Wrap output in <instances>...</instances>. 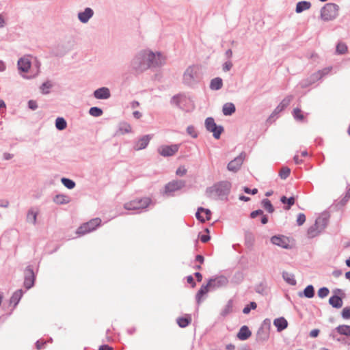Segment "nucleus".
<instances>
[{
  "instance_id": "c9c22d12",
  "label": "nucleus",
  "mask_w": 350,
  "mask_h": 350,
  "mask_svg": "<svg viewBox=\"0 0 350 350\" xmlns=\"http://www.w3.org/2000/svg\"><path fill=\"white\" fill-rule=\"evenodd\" d=\"M118 132L120 133L121 135L131 133V124L126 122H120L118 126Z\"/></svg>"
},
{
  "instance_id": "a18cd8bd",
  "label": "nucleus",
  "mask_w": 350,
  "mask_h": 350,
  "mask_svg": "<svg viewBox=\"0 0 350 350\" xmlns=\"http://www.w3.org/2000/svg\"><path fill=\"white\" fill-rule=\"evenodd\" d=\"M52 83L50 81H46L42 84L40 89L43 94L49 93V90L52 88Z\"/></svg>"
},
{
  "instance_id": "c85d7f7f",
  "label": "nucleus",
  "mask_w": 350,
  "mask_h": 350,
  "mask_svg": "<svg viewBox=\"0 0 350 350\" xmlns=\"http://www.w3.org/2000/svg\"><path fill=\"white\" fill-rule=\"evenodd\" d=\"M223 86V81L220 77H215L211 81L210 88L212 90H219Z\"/></svg>"
},
{
  "instance_id": "58836bf2",
  "label": "nucleus",
  "mask_w": 350,
  "mask_h": 350,
  "mask_svg": "<svg viewBox=\"0 0 350 350\" xmlns=\"http://www.w3.org/2000/svg\"><path fill=\"white\" fill-rule=\"evenodd\" d=\"M67 126L66 120L62 117H58L55 120V127L59 131L65 129Z\"/></svg>"
},
{
  "instance_id": "3c124183",
  "label": "nucleus",
  "mask_w": 350,
  "mask_h": 350,
  "mask_svg": "<svg viewBox=\"0 0 350 350\" xmlns=\"http://www.w3.org/2000/svg\"><path fill=\"white\" fill-rule=\"evenodd\" d=\"M329 293V290L327 287H321L318 291V296L321 299L326 297Z\"/></svg>"
},
{
  "instance_id": "ea45409f",
  "label": "nucleus",
  "mask_w": 350,
  "mask_h": 350,
  "mask_svg": "<svg viewBox=\"0 0 350 350\" xmlns=\"http://www.w3.org/2000/svg\"><path fill=\"white\" fill-rule=\"evenodd\" d=\"M261 204H262V207L269 213H272L274 212V211H275L274 207L273 206L271 201L269 199H267V198L263 199L261 202Z\"/></svg>"
},
{
  "instance_id": "0eeeda50",
  "label": "nucleus",
  "mask_w": 350,
  "mask_h": 350,
  "mask_svg": "<svg viewBox=\"0 0 350 350\" xmlns=\"http://www.w3.org/2000/svg\"><path fill=\"white\" fill-rule=\"evenodd\" d=\"M205 127L208 132L213 133L215 139H219L221 134L224 131V127L221 125H217L213 118L208 117L205 120Z\"/></svg>"
},
{
  "instance_id": "680f3d73",
  "label": "nucleus",
  "mask_w": 350,
  "mask_h": 350,
  "mask_svg": "<svg viewBox=\"0 0 350 350\" xmlns=\"http://www.w3.org/2000/svg\"><path fill=\"white\" fill-rule=\"evenodd\" d=\"M263 215V211L262 210H260V209H258V210H256V211H252L250 213V217L251 218H255L258 215Z\"/></svg>"
},
{
  "instance_id": "864d4df0",
  "label": "nucleus",
  "mask_w": 350,
  "mask_h": 350,
  "mask_svg": "<svg viewBox=\"0 0 350 350\" xmlns=\"http://www.w3.org/2000/svg\"><path fill=\"white\" fill-rule=\"evenodd\" d=\"M341 317L343 319H350V307H345L342 309Z\"/></svg>"
},
{
  "instance_id": "774afa93",
  "label": "nucleus",
  "mask_w": 350,
  "mask_h": 350,
  "mask_svg": "<svg viewBox=\"0 0 350 350\" xmlns=\"http://www.w3.org/2000/svg\"><path fill=\"white\" fill-rule=\"evenodd\" d=\"M342 274V271L341 269H335L332 272V275L335 278H338Z\"/></svg>"
},
{
  "instance_id": "c756f323",
  "label": "nucleus",
  "mask_w": 350,
  "mask_h": 350,
  "mask_svg": "<svg viewBox=\"0 0 350 350\" xmlns=\"http://www.w3.org/2000/svg\"><path fill=\"white\" fill-rule=\"evenodd\" d=\"M70 201V198L64 194H57L53 198V202L57 204H66Z\"/></svg>"
},
{
  "instance_id": "0e129e2a",
  "label": "nucleus",
  "mask_w": 350,
  "mask_h": 350,
  "mask_svg": "<svg viewBox=\"0 0 350 350\" xmlns=\"http://www.w3.org/2000/svg\"><path fill=\"white\" fill-rule=\"evenodd\" d=\"M186 172H187V170L186 169L182 168V167H179V168H178L176 170V174L178 176H182L185 175L186 174Z\"/></svg>"
},
{
  "instance_id": "6ab92c4d",
  "label": "nucleus",
  "mask_w": 350,
  "mask_h": 350,
  "mask_svg": "<svg viewBox=\"0 0 350 350\" xmlns=\"http://www.w3.org/2000/svg\"><path fill=\"white\" fill-rule=\"evenodd\" d=\"M18 68L23 72H28L31 67V62L27 57H23L18 60Z\"/></svg>"
},
{
  "instance_id": "6e6552de",
  "label": "nucleus",
  "mask_w": 350,
  "mask_h": 350,
  "mask_svg": "<svg viewBox=\"0 0 350 350\" xmlns=\"http://www.w3.org/2000/svg\"><path fill=\"white\" fill-rule=\"evenodd\" d=\"M100 223L101 219L100 218H94L79 227L77 230V233L79 235H84L91 232L96 230L100 225Z\"/></svg>"
},
{
  "instance_id": "b1692460",
  "label": "nucleus",
  "mask_w": 350,
  "mask_h": 350,
  "mask_svg": "<svg viewBox=\"0 0 350 350\" xmlns=\"http://www.w3.org/2000/svg\"><path fill=\"white\" fill-rule=\"evenodd\" d=\"M299 297H305L306 298H312L314 296V288L312 284L308 285L303 292H299Z\"/></svg>"
},
{
  "instance_id": "f257e3e1",
  "label": "nucleus",
  "mask_w": 350,
  "mask_h": 350,
  "mask_svg": "<svg viewBox=\"0 0 350 350\" xmlns=\"http://www.w3.org/2000/svg\"><path fill=\"white\" fill-rule=\"evenodd\" d=\"M165 59L161 53H156L149 50H142L137 53L130 63V68L135 74H140L148 68L161 66Z\"/></svg>"
},
{
  "instance_id": "f704fd0d",
  "label": "nucleus",
  "mask_w": 350,
  "mask_h": 350,
  "mask_svg": "<svg viewBox=\"0 0 350 350\" xmlns=\"http://www.w3.org/2000/svg\"><path fill=\"white\" fill-rule=\"evenodd\" d=\"M282 278L284 280L290 285L295 286L297 284L295 275L293 273H288L287 271L282 272Z\"/></svg>"
},
{
  "instance_id": "20e7f679",
  "label": "nucleus",
  "mask_w": 350,
  "mask_h": 350,
  "mask_svg": "<svg viewBox=\"0 0 350 350\" xmlns=\"http://www.w3.org/2000/svg\"><path fill=\"white\" fill-rule=\"evenodd\" d=\"M199 70L200 69L198 66H189L184 72L183 78V83L188 86H192L198 83L200 80Z\"/></svg>"
},
{
  "instance_id": "cd10ccee",
  "label": "nucleus",
  "mask_w": 350,
  "mask_h": 350,
  "mask_svg": "<svg viewBox=\"0 0 350 350\" xmlns=\"http://www.w3.org/2000/svg\"><path fill=\"white\" fill-rule=\"evenodd\" d=\"M334 330L340 335L350 336V325H340L337 326Z\"/></svg>"
},
{
  "instance_id": "9b49d317",
  "label": "nucleus",
  "mask_w": 350,
  "mask_h": 350,
  "mask_svg": "<svg viewBox=\"0 0 350 350\" xmlns=\"http://www.w3.org/2000/svg\"><path fill=\"white\" fill-rule=\"evenodd\" d=\"M179 147L180 144L162 145L158 148L157 151L161 156L167 157L175 154L178 151Z\"/></svg>"
},
{
  "instance_id": "052dcab7",
  "label": "nucleus",
  "mask_w": 350,
  "mask_h": 350,
  "mask_svg": "<svg viewBox=\"0 0 350 350\" xmlns=\"http://www.w3.org/2000/svg\"><path fill=\"white\" fill-rule=\"evenodd\" d=\"M243 191L245 193H246L247 194L255 195L258 193V189L256 188H254V189H251L249 187H245L243 188Z\"/></svg>"
},
{
  "instance_id": "a19ab883",
  "label": "nucleus",
  "mask_w": 350,
  "mask_h": 350,
  "mask_svg": "<svg viewBox=\"0 0 350 350\" xmlns=\"http://www.w3.org/2000/svg\"><path fill=\"white\" fill-rule=\"evenodd\" d=\"M293 116L296 121L304 122L305 120L304 115L302 113L299 108H295L293 111Z\"/></svg>"
},
{
  "instance_id": "4468645a",
  "label": "nucleus",
  "mask_w": 350,
  "mask_h": 350,
  "mask_svg": "<svg viewBox=\"0 0 350 350\" xmlns=\"http://www.w3.org/2000/svg\"><path fill=\"white\" fill-rule=\"evenodd\" d=\"M152 137V135H145L139 138L134 144V150H140L146 148L148 146Z\"/></svg>"
},
{
  "instance_id": "e433bc0d",
  "label": "nucleus",
  "mask_w": 350,
  "mask_h": 350,
  "mask_svg": "<svg viewBox=\"0 0 350 350\" xmlns=\"http://www.w3.org/2000/svg\"><path fill=\"white\" fill-rule=\"evenodd\" d=\"M315 224L320 229L323 230L328 224V218L326 215L320 216L317 218Z\"/></svg>"
},
{
  "instance_id": "4d7b16f0",
  "label": "nucleus",
  "mask_w": 350,
  "mask_h": 350,
  "mask_svg": "<svg viewBox=\"0 0 350 350\" xmlns=\"http://www.w3.org/2000/svg\"><path fill=\"white\" fill-rule=\"evenodd\" d=\"M232 66H233V64H232V62L228 60L223 64L222 70L224 72H228L232 68Z\"/></svg>"
},
{
  "instance_id": "603ef678",
  "label": "nucleus",
  "mask_w": 350,
  "mask_h": 350,
  "mask_svg": "<svg viewBox=\"0 0 350 350\" xmlns=\"http://www.w3.org/2000/svg\"><path fill=\"white\" fill-rule=\"evenodd\" d=\"M257 307V304L254 301H251L250 304L245 306L243 310V312L244 314H248L251 311L252 309L254 310Z\"/></svg>"
},
{
  "instance_id": "1a4fd4ad",
  "label": "nucleus",
  "mask_w": 350,
  "mask_h": 350,
  "mask_svg": "<svg viewBox=\"0 0 350 350\" xmlns=\"http://www.w3.org/2000/svg\"><path fill=\"white\" fill-rule=\"evenodd\" d=\"M228 283V279L227 277L222 275L211 278L208 281V284L211 290L224 287L227 286Z\"/></svg>"
},
{
  "instance_id": "423d86ee",
  "label": "nucleus",
  "mask_w": 350,
  "mask_h": 350,
  "mask_svg": "<svg viewBox=\"0 0 350 350\" xmlns=\"http://www.w3.org/2000/svg\"><path fill=\"white\" fill-rule=\"evenodd\" d=\"M185 185L186 182L183 180H174L165 185L162 194L167 197L173 196L175 191L180 190Z\"/></svg>"
},
{
  "instance_id": "c03bdc74",
  "label": "nucleus",
  "mask_w": 350,
  "mask_h": 350,
  "mask_svg": "<svg viewBox=\"0 0 350 350\" xmlns=\"http://www.w3.org/2000/svg\"><path fill=\"white\" fill-rule=\"evenodd\" d=\"M244 276L242 272H236L232 279V282L235 284H240L243 280Z\"/></svg>"
},
{
  "instance_id": "4c0bfd02",
  "label": "nucleus",
  "mask_w": 350,
  "mask_h": 350,
  "mask_svg": "<svg viewBox=\"0 0 350 350\" xmlns=\"http://www.w3.org/2000/svg\"><path fill=\"white\" fill-rule=\"evenodd\" d=\"M232 308H233V301L232 299H229L226 304V305L224 306V309L221 312V315L222 317H226L230 313L232 312Z\"/></svg>"
},
{
  "instance_id": "aec40b11",
  "label": "nucleus",
  "mask_w": 350,
  "mask_h": 350,
  "mask_svg": "<svg viewBox=\"0 0 350 350\" xmlns=\"http://www.w3.org/2000/svg\"><path fill=\"white\" fill-rule=\"evenodd\" d=\"M329 304L334 308H340L343 305L342 297L334 295L329 299Z\"/></svg>"
},
{
  "instance_id": "09e8293b",
  "label": "nucleus",
  "mask_w": 350,
  "mask_h": 350,
  "mask_svg": "<svg viewBox=\"0 0 350 350\" xmlns=\"http://www.w3.org/2000/svg\"><path fill=\"white\" fill-rule=\"evenodd\" d=\"M290 173L291 170L287 167H284L280 171L279 176L282 179L285 180L290 175Z\"/></svg>"
},
{
  "instance_id": "4be33fe9",
  "label": "nucleus",
  "mask_w": 350,
  "mask_h": 350,
  "mask_svg": "<svg viewBox=\"0 0 350 350\" xmlns=\"http://www.w3.org/2000/svg\"><path fill=\"white\" fill-rule=\"evenodd\" d=\"M273 325L277 327L278 332H282L288 327V322L284 317H279L274 319Z\"/></svg>"
},
{
  "instance_id": "37998d69",
  "label": "nucleus",
  "mask_w": 350,
  "mask_h": 350,
  "mask_svg": "<svg viewBox=\"0 0 350 350\" xmlns=\"http://www.w3.org/2000/svg\"><path fill=\"white\" fill-rule=\"evenodd\" d=\"M89 113L93 117H99L103 115V110L98 107H92L89 110Z\"/></svg>"
},
{
  "instance_id": "5701e85b",
  "label": "nucleus",
  "mask_w": 350,
  "mask_h": 350,
  "mask_svg": "<svg viewBox=\"0 0 350 350\" xmlns=\"http://www.w3.org/2000/svg\"><path fill=\"white\" fill-rule=\"evenodd\" d=\"M252 335L251 331L249 329L248 327L246 325H243L239 329V332L237 334V337L241 340H247Z\"/></svg>"
},
{
  "instance_id": "2f4dec72",
  "label": "nucleus",
  "mask_w": 350,
  "mask_h": 350,
  "mask_svg": "<svg viewBox=\"0 0 350 350\" xmlns=\"http://www.w3.org/2000/svg\"><path fill=\"white\" fill-rule=\"evenodd\" d=\"M176 322L180 327L185 328L188 326L191 322V317L190 315L186 317H178Z\"/></svg>"
},
{
  "instance_id": "338daca9",
  "label": "nucleus",
  "mask_w": 350,
  "mask_h": 350,
  "mask_svg": "<svg viewBox=\"0 0 350 350\" xmlns=\"http://www.w3.org/2000/svg\"><path fill=\"white\" fill-rule=\"evenodd\" d=\"M187 281L189 284L191 285L192 287H194L196 286V282L192 275H188L187 277Z\"/></svg>"
},
{
  "instance_id": "412c9836",
  "label": "nucleus",
  "mask_w": 350,
  "mask_h": 350,
  "mask_svg": "<svg viewBox=\"0 0 350 350\" xmlns=\"http://www.w3.org/2000/svg\"><path fill=\"white\" fill-rule=\"evenodd\" d=\"M210 290V286L207 283L206 285H202L198 293L196 295V299L198 304H200L202 301V298L204 295H205Z\"/></svg>"
},
{
  "instance_id": "69168bd1",
  "label": "nucleus",
  "mask_w": 350,
  "mask_h": 350,
  "mask_svg": "<svg viewBox=\"0 0 350 350\" xmlns=\"http://www.w3.org/2000/svg\"><path fill=\"white\" fill-rule=\"evenodd\" d=\"M319 332H320L319 329H312V330H311V331H310V334H309V335H310V337H312V338H316V337H317V336H319Z\"/></svg>"
},
{
  "instance_id": "a878e982",
  "label": "nucleus",
  "mask_w": 350,
  "mask_h": 350,
  "mask_svg": "<svg viewBox=\"0 0 350 350\" xmlns=\"http://www.w3.org/2000/svg\"><path fill=\"white\" fill-rule=\"evenodd\" d=\"M236 111V107L232 103H226L223 105L222 112L224 116H231Z\"/></svg>"
},
{
  "instance_id": "39448f33",
  "label": "nucleus",
  "mask_w": 350,
  "mask_h": 350,
  "mask_svg": "<svg viewBox=\"0 0 350 350\" xmlns=\"http://www.w3.org/2000/svg\"><path fill=\"white\" fill-rule=\"evenodd\" d=\"M339 6L333 3H326L321 9V18L324 21L335 19L338 15Z\"/></svg>"
},
{
  "instance_id": "bf43d9fd",
  "label": "nucleus",
  "mask_w": 350,
  "mask_h": 350,
  "mask_svg": "<svg viewBox=\"0 0 350 350\" xmlns=\"http://www.w3.org/2000/svg\"><path fill=\"white\" fill-rule=\"evenodd\" d=\"M180 95H179V94L174 95L171 99V103L175 104L176 106H179L180 105Z\"/></svg>"
},
{
  "instance_id": "6e6d98bb",
  "label": "nucleus",
  "mask_w": 350,
  "mask_h": 350,
  "mask_svg": "<svg viewBox=\"0 0 350 350\" xmlns=\"http://www.w3.org/2000/svg\"><path fill=\"white\" fill-rule=\"evenodd\" d=\"M306 221V215L304 213H299L297 218V224L298 226L303 225Z\"/></svg>"
},
{
  "instance_id": "79ce46f5",
  "label": "nucleus",
  "mask_w": 350,
  "mask_h": 350,
  "mask_svg": "<svg viewBox=\"0 0 350 350\" xmlns=\"http://www.w3.org/2000/svg\"><path fill=\"white\" fill-rule=\"evenodd\" d=\"M61 182L64 185V186L68 188V189H73L76 185L75 182L74 180L68 178H62L61 179Z\"/></svg>"
},
{
  "instance_id": "e2e57ef3",
  "label": "nucleus",
  "mask_w": 350,
  "mask_h": 350,
  "mask_svg": "<svg viewBox=\"0 0 350 350\" xmlns=\"http://www.w3.org/2000/svg\"><path fill=\"white\" fill-rule=\"evenodd\" d=\"M46 343L45 340H39L36 342V346L38 349H41L44 347V344Z\"/></svg>"
},
{
  "instance_id": "7ed1b4c3",
  "label": "nucleus",
  "mask_w": 350,
  "mask_h": 350,
  "mask_svg": "<svg viewBox=\"0 0 350 350\" xmlns=\"http://www.w3.org/2000/svg\"><path fill=\"white\" fill-rule=\"evenodd\" d=\"M153 205L151 198L149 197H144L135 198L124 204V208L128 211H135L137 213H140L147 211V208Z\"/></svg>"
},
{
  "instance_id": "f3484780",
  "label": "nucleus",
  "mask_w": 350,
  "mask_h": 350,
  "mask_svg": "<svg viewBox=\"0 0 350 350\" xmlns=\"http://www.w3.org/2000/svg\"><path fill=\"white\" fill-rule=\"evenodd\" d=\"M293 98V97L292 95L286 96L274 109L270 118L273 117L274 116L283 111L285 108H286L289 105Z\"/></svg>"
},
{
  "instance_id": "72a5a7b5",
  "label": "nucleus",
  "mask_w": 350,
  "mask_h": 350,
  "mask_svg": "<svg viewBox=\"0 0 350 350\" xmlns=\"http://www.w3.org/2000/svg\"><path fill=\"white\" fill-rule=\"evenodd\" d=\"M23 295V291L22 289H19L15 291L10 298V304H13L14 307H16L20 301Z\"/></svg>"
},
{
  "instance_id": "5fc2aeb1",
  "label": "nucleus",
  "mask_w": 350,
  "mask_h": 350,
  "mask_svg": "<svg viewBox=\"0 0 350 350\" xmlns=\"http://www.w3.org/2000/svg\"><path fill=\"white\" fill-rule=\"evenodd\" d=\"M255 291L257 293L260 294L262 295H265L267 293L266 288L265 285L262 284L257 285L255 288Z\"/></svg>"
},
{
  "instance_id": "2eb2a0df",
  "label": "nucleus",
  "mask_w": 350,
  "mask_h": 350,
  "mask_svg": "<svg viewBox=\"0 0 350 350\" xmlns=\"http://www.w3.org/2000/svg\"><path fill=\"white\" fill-rule=\"evenodd\" d=\"M93 96L98 100H107L111 97V92L108 88L102 87L94 90Z\"/></svg>"
},
{
  "instance_id": "f03ea898",
  "label": "nucleus",
  "mask_w": 350,
  "mask_h": 350,
  "mask_svg": "<svg viewBox=\"0 0 350 350\" xmlns=\"http://www.w3.org/2000/svg\"><path fill=\"white\" fill-rule=\"evenodd\" d=\"M232 185L228 180H222L215 183L213 186L207 187L206 195L213 200H226L230 192Z\"/></svg>"
},
{
  "instance_id": "bb28decb",
  "label": "nucleus",
  "mask_w": 350,
  "mask_h": 350,
  "mask_svg": "<svg viewBox=\"0 0 350 350\" xmlns=\"http://www.w3.org/2000/svg\"><path fill=\"white\" fill-rule=\"evenodd\" d=\"M311 3L310 1H299L296 5L295 12L297 13H301L305 10L310 9Z\"/></svg>"
},
{
  "instance_id": "f8f14e48",
  "label": "nucleus",
  "mask_w": 350,
  "mask_h": 350,
  "mask_svg": "<svg viewBox=\"0 0 350 350\" xmlns=\"http://www.w3.org/2000/svg\"><path fill=\"white\" fill-rule=\"evenodd\" d=\"M271 242L273 245L284 249L290 248L289 239L284 235H275L271 238Z\"/></svg>"
},
{
  "instance_id": "9d476101",
  "label": "nucleus",
  "mask_w": 350,
  "mask_h": 350,
  "mask_svg": "<svg viewBox=\"0 0 350 350\" xmlns=\"http://www.w3.org/2000/svg\"><path fill=\"white\" fill-rule=\"evenodd\" d=\"M36 280V275L34 274L33 267L29 265L26 267L24 271V286L26 289H30L33 286Z\"/></svg>"
},
{
  "instance_id": "de8ad7c7",
  "label": "nucleus",
  "mask_w": 350,
  "mask_h": 350,
  "mask_svg": "<svg viewBox=\"0 0 350 350\" xmlns=\"http://www.w3.org/2000/svg\"><path fill=\"white\" fill-rule=\"evenodd\" d=\"M322 78V72L318 71L314 73H313L310 79H309V83L312 84L314 83L315 81L321 79Z\"/></svg>"
},
{
  "instance_id": "dca6fc26",
  "label": "nucleus",
  "mask_w": 350,
  "mask_h": 350,
  "mask_svg": "<svg viewBox=\"0 0 350 350\" xmlns=\"http://www.w3.org/2000/svg\"><path fill=\"white\" fill-rule=\"evenodd\" d=\"M94 10L91 8H86L83 12H79L77 14V17L81 23L85 24L94 16Z\"/></svg>"
},
{
  "instance_id": "13d9d810",
  "label": "nucleus",
  "mask_w": 350,
  "mask_h": 350,
  "mask_svg": "<svg viewBox=\"0 0 350 350\" xmlns=\"http://www.w3.org/2000/svg\"><path fill=\"white\" fill-rule=\"evenodd\" d=\"M28 107L31 110H36L38 106L36 100H30L28 101Z\"/></svg>"
},
{
  "instance_id": "8fccbe9b",
  "label": "nucleus",
  "mask_w": 350,
  "mask_h": 350,
  "mask_svg": "<svg viewBox=\"0 0 350 350\" xmlns=\"http://www.w3.org/2000/svg\"><path fill=\"white\" fill-rule=\"evenodd\" d=\"M187 133L193 138H197L198 136V133L193 125H190L187 127Z\"/></svg>"
},
{
  "instance_id": "a211bd4d",
  "label": "nucleus",
  "mask_w": 350,
  "mask_h": 350,
  "mask_svg": "<svg viewBox=\"0 0 350 350\" xmlns=\"http://www.w3.org/2000/svg\"><path fill=\"white\" fill-rule=\"evenodd\" d=\"M211 215V211L208 208H204L203 207H199L196 213V217L197 219L201 222H204L206 220H210Z\"/></svg>"
},
{
  "instance_id": "49530a36",
  "label": "nucleus",
  "mask_w": 350,
  "mask_h": 350,
  "mask_svg": "<svg viewBox=\"0 0 350 350\" xmlns=\"http://www.w3.org/2000/svg\"><path fill=\"white\" fill-rule=\"evenodd\" d=\"M347 51V46L342 42H339L336 45V53L340 55L345 54Z\"/></svg>"
},
{
  "instance_id": "393cba45",
  "label": "nucleus",
  "mask_w": 350,
  "mask_h": 350,
  "mask_svg": "<svg viewBox=\"0 0 350 350\" xmlns=\"http://www.w3.org/2000/svg\"><path fill=\"white\" fill-rule=\"evenodd\" d=\"M38 211H36L33 208H31L28 210L27 213V221L36 225L37 223Z\"/></svg>"
},
{
  "instance_id": "473e14b6",
  "label": "nucleus",
  "mask_w": 350,
  "mask_h": 350,
  "mask_svg": "<svg viewBox=\"0 0 350 350\" xmlns=\"http://www.w3.org/2000/svg\"><path fill=\"white\" fill-rule=\"evenodd\" d=\"M280 202L285 204L284 207L285 210H289L291 207L295 204V198L293 196L286 198L285 196H283L280 198Z\"/></svg>"
},
{
  "instance_id": "ddd939ff",
  "label": "nucleus",
  "mask_w": 350,
  "mask_h": 350,
  "mask_svg": "<svg viewBox=\"0 0 350 350\" xmlns=\"http://www.w3.org/2000/svg\"><path fill=\"white\" fill-rule=\"evenodd\" d=\"M244 157V153H241L238 157L228 163L227 166L228 170L234 172H237L243 164Z\"/></svg>"
},
{
  "instance_id": "7c9ffc66",
  "label": "nucleus",
  "mask_w": 350,
  "mask_h": 350,
  "mask_svg": "<svg viewBox=\"0 0 350 350\" xmlns=\"http://www.w3.org/2000/svg\"><path fill=\"white\" fill-rule=\"evenodd\" d=\"M322 231H323V230L320 229L318 227V226L314 223V224L311 226L308 229V232H307L308 237L309 238H314V237H317V235H319Z\"/></svg>"
}]
</instances>
